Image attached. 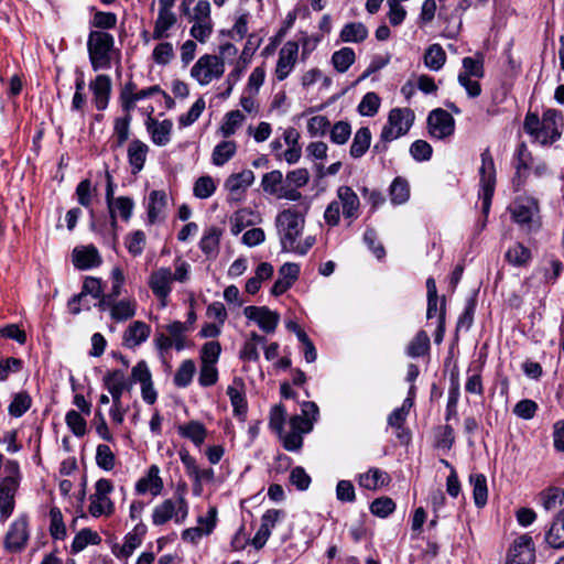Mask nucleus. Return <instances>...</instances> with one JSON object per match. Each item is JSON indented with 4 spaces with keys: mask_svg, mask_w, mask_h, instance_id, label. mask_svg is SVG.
Segmentation results:
<instances>
[{
    "mask_svg": "<svg viewBox=\"0 0 564 564\" xmlns=\"http://www.w3.org/2000/svg\"><path fill=\"white\" fill-rule=\"evenodd\" d=\"M435 438L436 447L443 449H451L455 443L454 429L448 424L438 426L436 429Z\"/></svg>",
    "mask_w": 564,
    "mask_h": 564,
    "instance_id": "obj_55",
    "label": "nucleus"
},
{
    "mask_svg": "<svg viewBox=\"0 0 564 564\" xmlns=\"http://www.w3.org/2000/svg\"><path fill=\"white\" fill-rule=\"evenodd\" d=\"M109 213H119L122 220L128 221L131 218L134 203L128 196H120L112 200L111 205H107Z\"/></svg>",
    "mask_w": 564,
    "mask_h": 564,
    "instance_id": "obj_45",
    "label": "nucleus"
},
{
    "mask_svg": "<svg viewBox=\"0 0 564 564\" xmlns=\"http://www.w3.org/2000/svg\"><path fill=\"white\" fill-rule=\"evenodd\" d=\"M172 281L173 273L170 268L154 270L149 278L150 289L163 302V305L172 291Z\"/></svg>",
    "mask_w": 564,
    "mask_h": 564,
    "instance_id": "obj_12",
    "label": "nucleus"
},
{
    "mask_svg": "<svg viewBox=\"0 0 564 564\" xmlns=\"http://www.w3.org/2000/svg\"><path fill=\"white\" fill-rule=\"evenodd\" d=\"M113 510V505L109 498L90 496L89 512L93 517H100L101 514H109Z\"/></svg>",
    "mask_w": 564,
    "mask_h": 564,
    "instance_id": "obj_57",
    "label": "nucleus"
},
{
    "mask_svg": "<svg viewBox=\"0 0 564 564\" xmlns=\"http://www.w3.org/2000/svg\"><path fill=\"white\" fill-rule=\"evenodd\" d=\"M216 191V186L210 176H200L194 184V195L198 198H208Z\"/></svg>",
    "mask_w": 564,
    "mask_h": 564,
    "instance_id": "obj_63",
    "label": "nucleus"
},
{
    "mask_svg": "<svg viewBox=\"0 0 564 564\" xmlns=\"http://www.w3.org/2000/svg\"><path fill=\"white\" fill-rule=\"evenodd\" d=\"M545 542L553 549L564 547V510L560 511L554 518L545 533Z\"/></svg>",
    "mask_w": 564,
    "mask_h": 564,
    "instance_id": "obj_20",
    "label": "nucleus"
},
{
    "mask_svg": "<svg viewBox=\"0 0 564 564\" xmlns=\"http://www.w3.org/2000/svg\"><path fill=\"white\" fill-rule=\"evenodd\" d=\"M188 514V506L182 494L174 498L164 500L156 506L152 513V521L155 525H162L170 520L175 523H183Z\"/></svg>",
    "mask_w": 564,
    "mask_h": 564,
    "instance_id": "obj_4",
    "label": "nucleus"
},
{
    "mask_svg": "<svg viewBox=\"0 0 564 564\" xmlns=\"http://www.w3.org/2000/svg\"><path fill=\"white\" fill-rule=\"evenodd\" d=\"M532 163V155L530 151L527 148V144L524 142L520 143L518 145L517 152H516V176L513 182L517 180L520 181L522 178V171H528Z\"/></svg>",
    "mask_w": 564,
    "mask_h": 564,
    "instance_id": "obj_40",
    "label": "nucleus"
},
{
    "mask_svg": "<svg viewBox=\"0 0 564 564\" xmlns=\"http://www.w3.org/2000/svg\"><path fill=\"white\" fill-rule=\"evenodd\" d=\"M28 539V519L20 517L11 524L4 539V546L10 552H20L25 546Z\"/></svg>",
    "mask_w": 564,
    "mask_h": 564,
    "instance_id": "obj_10",
    "label": "nucleus"
},
{
    "mask_svg": "<svg viewBox=\"0 0 564 564\" xmlns=\"http://www.w3.org/2000/svg\"><path fill=\"white\" fill-rule=\"evenodd\" d=\"M90 88L94 93L95 104L98 110H104L108 106L111 80L108 75H98L94 82L90 83Z\"/></svg>",
    "mask_w": 564,
    "mask_h": 564,
    "instance_id": "obj_18",
    "label": "nucleus"
},
{
    "mask_svg": "<svg viewBox=\"0 0 564 564\" xmlns=\"http://www.w3.org/2000/svg\"><path fill=\"white\" fill-rule=\"evenodd\" d=\"M221 346L218 341H208L203 345L200 360L203 365H215L219 358Z\"/></svg>",
    "mask_w": 564,
    "mask_h": 564,
    "instance_id": "obj_60",
    "label": "nucleus"
},
{
    "mask_svg": "<svg viewBox=\"0 0 564 564\" xmlns=\"http://www.w3.org/2000/svg\"><path fill=\"white\" fill-rule=\"evenodd\" d=\"M18 481L12 476H7L0 485V514L6 520L14 508V494Z\"/></svg>",
    "mask_w": 564,
    "mask_h": 564,
    "instance_id": "obj_15",
    "label": "nucleus"
},
{
    "mask_svg": "<svg viewBox=\"0 0 564 564\" xmlns=\"http://www.w3.org/2000/svg\"><path fill=\"white\" fill-rule=\"evenodd\" d=\"M245 316L258 324V326L265 333L272 334L280 321V315L276 312L269 310L267 306H247L243 308Z\"/></svg>",
    "mask_w": 564,
    "mask_h": 564,
    "instance_id": "obj_9",
    "label": "nucleus"
},
{
    "mask_svg": "<svg viewBox=\"0 0 564 564\" xmlns=\"http://www.w3.org/2000/svg\"><path fill=\"white\" fill-rule=\"evenodd\" d=\"M176 15L173 12L159 11L153 30V39L162 40L167 37V31L176 23Z\"/></svg>",
    "mask_w": 564,
    "mask_h": 564,
    "instance_id": "obj_33",
    "label": "nucleus"
},
{
    "mask_svg": "<svg viewBox=\"0 0 564 564\" xmlns=\"http://www.w3.org/2000/svg\"><path fill=\"white\" fill-rule=\"evenodd\" d=\"M286 411L282 404L274 405L270 411V427L282 436Z\"/></svg>",
    "mask_w": 564,
    "mask_h": 564,
    "instance_id": "obj_62",
    "label": "nucleus"
},
{
    "mask_svg": "<svg viewBox=\"0 0 564 564\" xmlns=\"http://www.w3.org/2000/svg\"><path fill=\"white\" fill-rule=\"evenodd\" d=\"M410 188L406 180L395 177L390 185V199L394 205L403 204L409 199Z\"/></svg>",
    "mask_w": 564,
    "mask_h": 564,
    "instance_id": "obj_41",
    "label": "nucleus"
},
{
    "mask_svg": "<svg viewBox=\"0 0 564 564\" xmlns=\"http://www.w3.org/2000/svg\"><path fill=\"white\" fill-rule=\"evenodd\" d=\"M480 173V185L481 188L495 187L496 184V169L492 155L489 149H486L481 153V166L479 170Z\"/></svg>",
    "mask_w": 564,
    "mask_h": 564,
    "instance_id": "obj_23",
    "label": "nucleus"
},
{
    "mask_svg": "<svg viewBox=\"0 0 564 564\" xmlns=\"http://www.w3.org/2000/svg\"><path fill=\"white\" fill-rule=\"evenodd\" d=\"M135 315V302L122 300L115 302L111 310V317L115 321H127Z\"/></svg>",
    "mask_w": 564,
    "mask_h": 564,
    "instance_id": "obj_47",
    "label": "nucleus"
},
{
    "mask_svg": "<svg viewBox=\"0 0 564 564\" xmlns=\"http://www.w3.org/2000/svg\"><path fill=\"white\" fill-rule=\"evenodd\" d=\"M380 107V98L376 93H367L358 105V112L361 116L373 117Z\"/></svg>",
    "mask_w": 564,
    "mask_h": 564,
    "instance_id": "obj_51",
    "label": "nucleus"
},
{
    "mask_svg": "<svg viewBox=\"0 0 564 564\" xmlns=\"http://www.w3.org/2000/svg\"><path fill=\"white\" fill-rule=\"evenodd\" d=\"M307 209L308 206H306L303 212L297 208H286L276 215L274 225L283 252H288V249H292V246L302 235Z\"/></svg>",
    "mask_w": 564,
    "mask_h": 564,
    "instance_id": "obj_2",
    "label": "nucleus"
},
{
    "mask_svg": "<svg viewBox=\"0 0 564 564\" xmlns=\"http://www.w3.org/2000/svg\"><path fill=\"white\" fill-rule=\"evenodd\" d=\"M145 246V234L142 230H135L126 238V247L133 257L140 256Z\"/></svg>",
    "mask_w": 564,
    "mask_h": 564,
    "instance_id": "obj_58",
    "label": "nucleus"
},
{
    "mask_svg": "<svg viewBox=\"0 0 564 564\" xmlns=\"http://www.w3.org/2000/svg\"><path fill=\"white\" fill-rule=\"evenodd\" d=\"M173 123L171 120L165 119L161 122L152 117L147 120V130L151 134L153 143L156 145H165L170 142Z\"/></svg>",
    "mask_w": 564,
    "mask_h": 564,
    "instance_id": "obj_17",
    "label": "nucleus"
},
{
    "mask_svg": "<svg viewBox=\"0 0 564 564\" xmlns=\"http://www.w3.org/2000/svg\"><path fill=\"white\" fill-rule=\"evenodd\" d=\"M227 394L230 399L234 414L241 420H245L248 408L245 394L234 386H229L227 388Z\"/></svg>",
    "mask_w": 564,
    "mask_h": 564,
    "instance_id": "obj_46",
    "label": "nucleus"
},
{
    "mask_svg": "<svg viewBox=\"0 0 564 564\" xmlns=\"http://www.w3.org/2000/svg\"><path fill=\"white\" fill-rule=\"evenodd\" d=\"M297 53L299 44L293 41H288L280 50L275 68V75L279 80H284L289 76L296 62Z\"/></svg>",
    "mask_w": 564,
    "mask_h": 564,
    "instance_id": "obj_13",
    "label": "nucleus"
},
{
    "mask_svg": "<svg viewBox=\"0 0 564 564\" xmlns=\"http://www.w3.org/2000/svg\"><path fill=\"white\" fill-rule=\"evenodd\" d=\"M430 350V337L425 330L416 333L414 338L410 341L406 352L412 358H419L426 355Z\"/></svg>",
    "mask_w": 564,
    "mask_h": 564,
    "instance_id": "obj_32",
    "label": "nucleus"
},
{
    "mask_svg": "<svg viewBox=\"0 0 564 564\" xmlns=\"http://www.w3.org/2000/svg\"><path fill=\"white\" fill-rule=\"evenodd\" d=\"M97 466L104 470H111L115 467L116 456L106 444H99L96 449Z\"/></svg>",
    "mask_w": 564,
    "mask_h": 564,
    "instance_id": "obj_54",
    "label": "nucleus"
},
{
    "mask_svg": "<svg viewBox=\"0 0 564 564\" xmlns=\"http://www.w3.org/2000/svg\"><path fill=\"white\" fill-rule=\"evenodd\" d=\"M148 145L140 140H133L128 148V159L132 166V173H139L145 163Z\"/></svg>",
    "mask_w": 564,
    "mask_h": 564,
    "instance_id": "obj_21",
    "label": "nucleus"
},
{
    "mask_svg": "<svg viewBox=\"0 0 564 564\" xmlns=\"http://www.w3.org/2000/svg\"><path fill=\"white\" fill-rule=\"evenodd\" d=\"M340 40L346 43H360L368 36V30L361 22H350L343 26Z\"/></svg>",
    "mask_w": 564,
    "mask_h": 564,
    "instance_id": "obj_27",
    "label": "nucleus"
},
{
    "mask_svg": "<svg viewBox=\"0 0 564 564\" xmlns=\"http://www.w3.org/2000/svg\"><path fill=\"white\" fill-rule=\"evenodd\" d=\"M414 120V113L409 108H394L390 110L388 122L382 128L381 139L393 141L408 133Z\"/></svg>",
    "mask_w": 564,
    "mask_h": 564,
    "instance_id": "obj_5",
    "label": "nucleus"
},
{
    "mask_svg": "<svg viewBox=\"0 0 564 564\" xmlns=\"http://www.w3.org/2000/svg\"><path fill=\"white\" fill-rule=\"evenodd\" d=\"M469 480L473 485L475 505L481 508L487 503L488 498L487 479L482 474H471Z\"/></svg>",
    "mask_w": 564,
    "mask_h": 564,
    "instance_id": "obj_31",
    "label": "nucleus"
},
{
    "mask_svg": "<svg viewBox=\"0 0 564 564\" xmlns=\"http://www.w3.org/2000/svg\"><path fill=\"white\" fill-rule=\"evenodd\" d=\"M188 330L186 323L175 321L166 325V332L174 344V348L180 351L185 348V336L184 334Z\"/></svg>",
    "mask_w": 564,
    "mask_h": 564,
    "instance_id": "obj_42",
    "label": "nucleus"
},
{
    "mask_svg": "<svg viewBox=\"0 0 564 564\" xmlns=\"http://www.w3.org/2000/svg\"><path fill=\"white\" fill-rule=\"evenodd\" d=\"M100 541H101V539L97 532H95L90 529H83L74 538V541L72 543V552L79 553L88 544L96 545V544H99Z\"/></svg>",
    "mask_w": 564,
    "mask_h": 564,
    "instance_id": "obj_36",
    "label": "nucleus"
},
{
    "mask_svg": "<svg viewBox=\"0 0 564 564\" xmlns=\"http://www.w3.org/2000/svg\"><path fill=\"white\" fill-rule=\"evenodd\" d=\"M283 181L282 172L279 170L265 173L261 180V187L264 193L276 195Z\"/></svg>",
    "mask_w": 564,
    "mask_h": 564,
    "instance_id": "obj_50",
    "label": "nucleus"
},
{
    "mask_svg": "<svg viewBox=\"0 0 564 564\" xmlns=\"http://www.w3.org/2000/svg\"><path fill=\"white\" fill-rule=\"evenodd\" d=\"M31 406V397L28 392H19L9 405V413L14 417L22 416Z\"/></svg>",
    "mask_w": 564,
    "mask_h": 564,
    "instance_id": "obj_52",
    "label": "nucleus"
},
{
    "mask_svg": "<svg viewBox=\"0 0 564 564\" xmlns=\"http://www.w3.org/2000/svg\"><path fill=\"white\" fill-rule=\"evenodd\" d=\"M245 116L239 110L229 111L225 116V120L220 127V131L225 138L232 135L236 129L243 122Z\"/></svg>",
    "mask_w": 564,
    "mask_h": 564,
    "instance_id": "obj_53",
    "label": "nucleus"
},
{
    "mask_svg": "<svg viewBox=\"0 0 564 564\" xmlns=\"http://www.w3.org/2000/svg\"><path fill=\"white\" fill-rule=\"evenodd\" d=\"M159 473L160 469L156 465L150 466L147 475L137 481V492L139 495H143L147 491H150L153 496L160 495L163 489V481Z\"/></svg>",
    "mask_w": 564,
    "mask_h": 564,
    "instance_id": "obj_16",
    "label": "nucleus"
},
{
    "mask_svg": "<svg viewBox=\"0 0 564 564\" xmlns=\"http://www.w3.org/2000/svg\"><path fill=\"white\" fill-rule=\"evenodd\" d=\"M356 55L351 47H343L332 56V63L339 73H345L355 62Z\"/></svg>",
    "mask_w": 564,
    "mask_h": 564,
    "instance_id": "obj_38",
    "label": "nucleus"
},
{
    "mask_svg": "<svg viewBox=\"0 0 564 564\" xmlns=\"http://www.w3.org/2000/svg\"><path fill=\"white\" fill-rule=\"evenodd\" d=\"M563 499L564 491L556 487L549 488L542 494V505L547 511L555 509L557 505H562Z\"/></svg>",
    "mask_w": 564,
    "mask_h": 564,
    "instance_id": "obj_64",
    "label": "nucleus"
},
{
    "mask_svg": "<svg viewBox=\"0 0 564 564\" xmlns=\"http://www.w3.org/2000/svg\"><path fill=\"white\" fill-rule=\"evenodd\" d=\"M73 257L75 265L82 270L97 267L101 263L99 252L93 245L84 247L83 249H75Z\"/></svg>",
    "mask_w": 564,
    "mask_h": 564,
    "instance_id": "obj_19",
    "label": "nucleus"
},
{
    "mask_svg": "<svg viewBox=\"0 0 564 564\" xmlns=\"http://www.w3.org/2000/svg\"><path fill=\"white\" fill-rule=\"evenodd\" d=\"M150 335V327L140 321L133 322L124 332L123 340L127 346L135 347L147 340Z\"/></svg>",
    "mask_w": 564,
    "mask_h": 564,
    "instance_id": "obj_22",
    "label": "nucleus"
},
{
    "mask_svg": "<svg viewBox=\"0 0 564 564\" xmlns=\"http://www.w3.org/2000/svg\"><path fill=\"white\" fill-rule=\"evenodd\" d=\"M223 235L221 229L217 227L208 228L199 241L200 250L206 254L210 256L218 252L220 237Z\"/></svg>",
    "mask_w": 564,
    "mask_h": 564,
    "instance_id": "obj_29",
    "label": "nucleus"
},
{
    "mask_svg": "<svg viewBox=\"0 0 564 564\" xmlns=\"http://www.w3.org/2000/svg\"><path fill=\"white\" fill-rule=\"evenodd\" d=\"M51 524L50 533L53 539L63 540L66 536V528L63 521V514L57 507L50 510Z\"/></svg>",
    "mask_w": 564,
    "mask_h": 564,
    "instance_id": "obj_49",
    "label": "nucleus"
},
{
    "mask_svg": "<svg viewBox=\"0 0 564 564\" xmlns=\"http://www.w3.org/2000/svg\"><path fill=\"white\" fill-rule=\"evenodd\" d=\"M196 371L195 362L192 359L184 360L174 375V384L178 388L187 387Z\"/></svg>",
    "mask_w": 564,
    "mask_h": 564,
    "instance_id": "obj_39",
    "label": "nucleus"
},
{
    "mask_svg": "<svg viewBox=\"0 0 564 564\" xmlns=\"http://www.w3.org/2000/svg\"><path fill=\"white\" fill-rule=\"evenodd\" d=\"M505 258L513 267H525L531 261L532 253L521 242H516L506 251Z\"/></svg>",
    "mask_w": 564,
    "mask_h": 564,
    "instance_id": "obj_24",
    "label": "nucleus"
},
{
    "mask_svg": "<svg viewBox=\"0 0 564 564\" xmlns=\"http://www.w3.org/2000/svg\"><path fill=\"white\" fill-rule=\"evenodd\" d=\"M115 39L102 31H91L88 35L87 51L94 70L109 68Z\"/></svg>",
    "mask_w": 564,
    "mask_h": 564,
    "instance_id": "obj_3",
    "label": "nucleus"
},
{
    "mask_svg": "<svg viewBox=\"0 0 564 564\" xmlns=\"http://www.w3.org/2000/svg\"><path fill=\"white\" fill-rule=\"evenodd\" d=\"M87 294H90L95 299H99L101 296L102 289H101V281L99 279L91 278V276L86 278V280L83 284L82 292L77 295H74L70 299V305L74 303H79L82 301V299Z\"/></svg>",
    "mask_w": 564,
    "mask_h": 564,
    "instance_id": "obj_44",
    "label": "nucleus"
},
{
    "mask_svg": "<svg viewBox=\"0 0 564 564\" xmlns=\"http://www.w3.org/2000/svg\"><path fill=\"white\" fill-rule=\"evenodd\" d=\"M178 433L182 437L191 440L195 445L199 446L206 437V429L198 421H191L187 424L178 426Z\"/></svg>",
    "mask_w": 564,
    "mask_h": 564,
    "instance_id": "obj_28",
    "label": "nucleus"
},
{
    "mask_svg": "<svg viewBox=\"0 0 564 564\" xmlns=\"http://www.w3.org/2000/svg\"><path fill=\"white\" fill-rule=\"evenodd\" d=\"M446 61V53L440 44H432L424 54V64L431 70H440Z\"/></svg>",
    "mask_w": 564,
    "mask_h": 564,
    "instance_id": "obj_34",
    "label": "nucleus"
},
{
    "mask_svg": "<svg viewBox=\"0 0 564 564\" xmlns=\"http://www.w3.org/2000/svg\"><path fill=\"white\" fill-rule=\"evenodd\" d=\"M563 116L556 109H546L540 118L535 112L529 111L523 121V130L532 141L547 147L561 139Z\"/></svg>",
    "mask_w": 564,
    "mask_h": 564,
    "instance_id": "obj_1",
    "label": "nucleus"
},
{
    "mask_svg": "<svg viewBox=\"0 0 564 564\" xmlns=\"http://www.w3.org/2000/svg\"><path fill=\"white\" fill-rule=\"evenodd\" d=\"M389 481V475L378 468H370L366 474L359 476V485L369 490H376Z\"/></svg>",
    "mask_w": 564,
    "mask_h": 564,
    "instance_id": "obj_26",
    "label": "nucleus"
},
{
    "mask_svg": "<svg viewBox=\"0 0 564 564\" xmlns=\"http://www.w3.org/2000/svg\"><path fill=\"white\" fill-rule=\"evenodd\" d=\"M464 72L459 75L474 76L477 78L484 77V56L478 53L476 57H464L463 58Z\"/></svg>",
    "mask_w": 564,
    "mask_h": 564,
    "instance_id": "obj_48",
    "label": "nucleus"
},
{
    "mask_svg": "<svg viewBox=\"0 0 564 564\" xmlns=\"http://www.w3.org/2000/svg\"><path fill=\"white\" fill-rule=\"evenodd\" d=\"M224 72L225 64L220 56L205 54L192 67L191 76L200 85H207L214 78H220Z\"/></svg>",
    "mask_w": 564,
    "mask_h": 564,
    "instance_id": "obj_6",
    "label": "nucleus"
},
{
    "mask_svg": "<svg viewBox=\"0 0 564 564\" xmlns=\"http://www.w3.org/2000/svg\"><path fill=\"white\" fill-rule=\"evenodd\" d=\"M237 145L235 141H223L217 144L213 151V163L217 166L224 165L236 153Z\"/></svg>",
    "mask_w": 564,
    "mask_h": 564,
    "instance_id": "obj_37",
    "label": "nucleus"
},
{
    "mask_svg": "<svg viewBox=\"0 0 564 564\" xmlns=\"http://www.w3.org/2000/svg\"><path fill=\"white\" fill-rule=\"evenodd\" d=\"M427 128L433 138L444 139L454 133L455 120L446 110L436 108L427 117Z\"/></svg>",
    "mask_w": 564,
    "mask_h": 564,
    "instance_id": "obj_7",
    "label": "nucleus"
},
{
    "mask_svg": "<svg viewBox=\"0 0 564 564\" xmlns=\"http://www.w3.org/2000/svg\"><path fill=\"white\" fill-rule=\"evenodd\" d=\"M539 207L535 200L525 199L516 202L511 209V216L514 223L520 225L528 231L534 228V216L538 214Z\"/></svg>",
    "mask_w": 564,
    "mask_h": 564,
    "instance_id": "obj_11",
    "label": "nucleus"
},
{
    "mask_svg": "<svg viewBox=\"0 0 564 564\" xmlns=\"http://www.w3.org/2000/svg\"><path fill=\"white\" fill-rule=\"evenodd\" d=\"M371 143V132L368 127L359 128L352 139V143L350 145V155L354 159L361 158L369 149Z\"/></svg>",
    "mask_w": 564,
    "mask_h": 564,
    "instance_id": "obj_25",
    "label": "nucleus"
},
{
    "mask_svg": "<svg viewBox=\"0 0 564 564\" xmlns=\"http://www.w3.org/2000/svg\"><path fill=\"white\" fill-rule=\"evenodd\" d=\"M351 134V127L346 121H337L330 130V140L336 144H345Z\"/></svg>",
    "mask_w": 564,
    "mask_h": 564,
    "instance_id": "obj_61",
    "label": "nucleus"
},
{
    "mask_svg": "<svg viewBox=\"0 0 564 564\" xmlns=\"http://www.w3.org/2000/svg\"><path fill=\"white\" fill-rule=\"evenodd\" d=\"M339 206H343V215L346 219L355 220L359 217L360 200L358 195L349 186L337 188Z\"/></svg>",
    "mask_w": 564,
    "mask_h": 564,
    "instance_id": "obj_14",
    "label": "nucleus"
},
{
    "mask_svg": "<svg viewBox=\"0 0 564 564\" xmlns=\"http://www.w3.org/2000/svg\"><path fill=\"white\" fill-rule=\"evenodd\" d=\"M412 406H413V398L406 397L405 400L403 401L402 405L400 408L393 410L389 414L388 424L394 429L402 427L408 415H409L410 409Z\"/></svg>",
    "mask_w": 564,
    "mask_h": 564,
    "instance_id": "obj_43",
    "label": "nucleus"
},
{
    "mask_svg": "<svg viewBox=\"0 0 564 564\" xmlns=\"http://www.w3.org/2000/svg\"><path fill=\"white\" fill-rule=\"evenodd\" d=\"M252 212L248 209L238 210L230 219L231 223V234L237 236L239 235L246 227L252 225Z\"/></svg>",
    "mask_w": 564,
    "mask_h": 564,
    "instance_id": "obj_59",
    "label": "nucleus"
},
{
    "mask_svg": "<svg viewBox=\"0 0 564 564\" xmlns=\"http://www.w3.org/2000/svg\"><path fill=\"white\" fill-rule=\"evenodd\" d=\"M166 205V194L163 191H153L149 196L148 220L154 224Z\"/></svg>",
    "mask_w": 564,
    "mask_h": 564,
    "instance_id": "obj_35",
    "label": "nucleus"
},
{
    "mask_svg": "<svg viewBox=\"0 0 564 564\" xmlns=\"http://www.w3.org/2000/svg\"><path fill=\"white\" fill-rule=\"evenodd\" d=\"M395 509L394 501L389 497H380L375 499L370 505V511L379 518H387Z\"/></svg>",
    "mask_w": 564,
    "mask_h": 564,
    "instance_id": "obj_56",
    "label": "nucleus"
},
{
    "mask_svg": "<svg viewBox=\"0 0 564 564\" xmlns=\"http://www.w3.org/2000/svg\"><path fill=\"white\" fill-rule=\"evenodd\" d=\"M254 181V174L251 170H245L240 173L231 174L225 183V187L230 193L239 192L250 186Z\"/></svg>",
    "mask_w": 564,
    "mask_h": 564,
    "instance_id": "obj_30",
    "label": "nucleus"
},
{
    "mask_svg": "<svg viewBox=\"0 0 564 564\" xmlns=\"http://www.w3.org/2000/svg\"><path fill=\"white\" fill-rule=\"evenodd\" d=\"M535 561V549L532 538L523 534L514 540L509 550L506 564H533Z\"/></svg>",
    "mask_w": 564,
    "mask_h": 564,
    "instance_id": "obj_8",
    "label": "nucleus"
}]
</instances>
